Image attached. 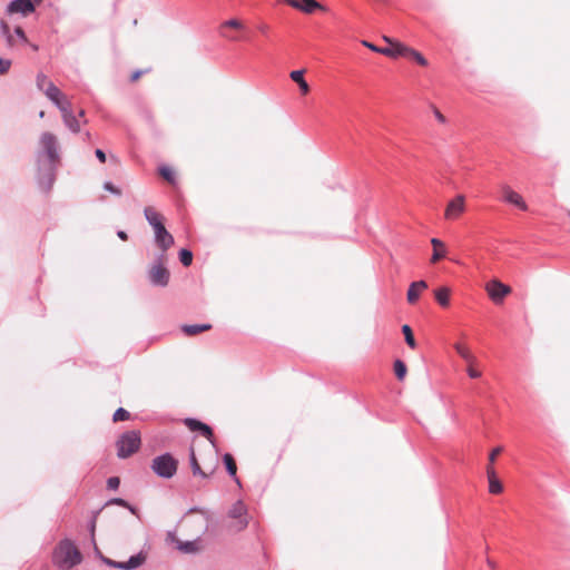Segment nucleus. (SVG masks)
<instances>
[{"label": "nucleus", "mask_w": 570, "mask_h": 570, "mask_svg": "<svg viewBox=\"0 0 570 570\" xmlns=\"http://www.w3.org/2000/svg\"><path fill=\"white\" fill-rule=\"evenodd\" d=\"M52 561L58 568L68 570L81 562V553L71 541L63 540L55 549Z\"/></svg>", "instance_id": "obj_1"}, {"label": "nucleus", "mask_w": 570, "mask_h": 570, "mask_svg": "<svg viewBox=\"0 0 570 570\" xmlns=\"http://www.w3.org/2000/svg\"><path fill=\"white\" fill-rule=\"evenodd\" d=\"M141 444L138 431H128L124 433L117 441V455L121 459L129 458L136 453Z\"/></svg>", "instance_id": "obj_2"}, {"label": "nucleus", "mask_w": 570, "mask_h": 570, "mask_svg": "<svg viewBox=\"0 0 570 570\" xmlns=\"http://www.w3.org/2000/svg\"><path fill=\"white\" fill-rule=\"evenodd\" d=\"M178 461L169 453L156 456L151 461V470L160 478L170 479L177 472Z\"/></svg>", "instance_id": "obj_3"}, {"label": "nucleus", "mask_w": 570, "mask_h": 570, "mask_svg": "<svg viewBox=\"0 0 570 570\" xmlns=\"http://www.w3.org/2000/svg\"><path fill=\"white\" fill-rule=\"evenodd\" d=\"M190 466L195 476L204 479L209 478L217 469L218 460L216 455L203 460V465L199 463L194 449L190 450L189 455Z\"/></svg>", "instance_id": "obj_4"}, {"label": "nucleus", "mask_w": 570, "mask_h": 570, "mask_svg": "<svg viewBox=\"0 0 570 570\" xmlns=\"http://www.w3.org/2000/svg\"><path fill=\"white\" fill-rule=\"evenodd\" d=\"M190 466L195 476L204 479L209 478L217 469L218 460L216 455L203 460V465L199 463L194 449L190 450L189 455Z\"/></svg>", "instance_id": "obj_5"}, {"label": "nucleus", "mask_w": 570, "mask_h": 570, "mask_svg": "<svg viewBox=\"0 0 570 570\" xmlns=\"http://www.w3.org/2000/svg\"><path fill=\"white\" fill-rule=\"evenodd\" d=\"M454 348L456 353L466 362V371L469 376L471 379H479L481 376V372L476 368L478 360L471 350L462 343H455Z\"/></svg>", "instance_id": "obj_6"}, {"label": "nucleus", "mask_w": 570, "mask_h": 570, "mask_svg": "<svg viewBox=\"0 0 570 570\" xmlns=\"http://www.w3.org/2000/svg\"><path fill=\"white\" fill-rule=\"evenodd\" d=\"M465 197L463 195H456L451 199L444 210V219L454 222L458 220L465 212Z\"/></svg>", "instance_id": "obj_7"}, {"label": "nucleus", "mask_w": 570, "mask_h": 570, "mask_svg": "<svg viewBox=\"0 0 570 570\" xmlns=\"http://www.w3.org/2000/svg\"><path fill=\"white\" fill-rule=\"evenodd\" d=\"M485 291L495 304H500L511 293V287L499 279H492L485 284Z\"/></svg>", "instance_id": "obj_8"}, {"label": "nucleus", "mask_w": 570, "mask_h": 570, "mask_svg": "<svg viewBox=\"0 0 570 570\" xmlns=\"http://www.w3.org/2000/svg\"><path fill=\"white\" fill-rule=\"evenodd\" d=\"M228 515L235 520V523L232 524L235 530L240 531L247 527V509L242 501H237L232 505Z\"/></svg>", "instance_id": "obj_9"}, {"label": "nucleus", "mask_w": 570, "mask_h": 570, "mask_svg": "<svg viewBox=\"0 0 570 570\" xmlns=\"http://www.w3.org/2000/svg\"><path fill=\"white\" fill-rule=\"evenodd\" d=\"M102 560L106 564H108L110 567L121 569V570H132V569H136L145 563L146 554L142 552H139L138 554L130 557V559L126 562L125 561H115L110 558H104Z\"/></svg>", "instance_id": "obj_10"}, {"label": "nucleus", "mask_w": 570, "mask_h": 570, "mask_svg": "<svg viewBox=\"0 0 570 570\" xmlns=\"http://www.w3.org/2000/svg\"><path fill=\"white\" fill-rule=\"evenodd\" d=\"M148 276L154 285L164 287L168 284L170 274L164 263L158 262L149 268Z\"/></svg>", "instance_id": "obj_11"}, {"label": "nucleus", "mask_w": 570, "mask_h": 570, "mask_svg": "<svg viewBox=\"0 0 570 570\" xmlns=\"http://www.w3.org/2000/svg\"><path fill=\"white\" fill-rule=\"evenodd\" d=\"M501 194L503 202L514 205L521 210L528 209V205L522 198V196L515 190H513L509 185L501 186Z\"/></svg>", "instance_id": "obj_12"}, {"label": "nucleus", "mask_w": 570, "mask_h": 570, "mask_svg": "<svg viewBox=\"0 0 570 570\" xmlns=\"http://www.w3.org/2000/svg\"><path fill=\"white\" fill-rule=\"evenodd\" d=\"M155 242L163 253H166L174 245L173 235L166 229L165 225L154 229Z\"/></svg>", "instance_id": "obj_13"}, {"label": "nucleus", "mask_w": 570, "mask_h": 570, "mask_svg": "<svg viewBox=\"0 0 570 570\" xmlns=\"http://www.w3.org/2000/svg\"><path fill=\"white\" fill-rule=\"evenodd\" d=\"M184 424L190 431L200 432L213 445H215L214 433L209 425H207L196 419H189V417L184 420Z\"/></svg>", "instance_id": "obj_14"}, {"label": "nucleus", "mask_w": 570, "mask_h": 570, "mask_svg": "<svg viewBox=\"0 0 570 570\" xmlns=\"http://www.w3.org/2000/svg\"><path fill=\"white\" fill-rule=\"evenodd\" d=\"M46 97L51 100L60 110L70 105V101L61 92V90L52 82L46 90H43Z\"/></svg>", "instance_id": "obj_15"}, {"label": "nucleus", "mask_w": 570, "mask_h": 570, "mask_svg": "<svg viewBox=\"0 0 570 570\" xmlns=\"http://www.w3.org/2000/svg\"><path fill=\"white\" fill-rule=\"evenodd\" d=\"M171 542L176 544V548L184 553H196L200 551L202 546L198 539L191 541H181L175 535L169 534Z\"/></svg>", "instance_id": "obj_16"}, {"label": "nucleus", "mask_w": 570, "mask_h": 570, "mask_svg": "<svg viewBox=\"0 0 570 570\" xmlns=\"http://www.w3.org/2000/svg\"><path fill=\"white\" fill-rule=\"evenodd\" d=\"M229 29H233V30H244L245 29V26L244 23L238 20V19H230V20H227L225 22H223L219 27V30H220V36L228 39V40H232V41H237L238 38L230 35L228 32Z\"/></svg>", "instance_id": "obj_17"}, {"label": "nucleus", "mask_w": 570, "mask_h": 570, "mask_svg": "<svg viewBox=\"0 0 570 570\" xmlns=\"http://www.w3.org/2000/svg\"><path fill=\"white\" fill-rule=\"evenodd\" d=\"M8 13H22L28 16L35 11V6L31 0H14L10 2L7 9Z\"/></svg>", "instance_id": "obj_18"}, {"label": "nucleus", "mask_w": 570, "mask_h": 570, "mask_svg": "<svg viewBox=\"0 0 570 570\" xmlns=\"http://www.w3.org/2000/svg\"><path fill=\"white\" fill-rule=\"evenodd\" d=\"M40 142H41V146L43 147V149L47 151L48 157L51 160H55L58 156L57 155L58 142H57L56 136L52 135L51 132H45L41 136Z\"/></svg>", "instance_id": "obj_19"}, {"label": "nucleus", "mask_w": 570, "mask_h": 570, "mask_svg": "<svg viewBox=\"0 0 570 570\" xmlns=\"http://www.w3.org/2000/svg\"><path fill=\"white\" fill-rule=\"evenodd\" d=\"M428 288L425 281L413 282L406 293L409 304H415L423 291Z\"/></svg>", "instance_id": "obj_20"}, {"label": "nucleus", "mask_w": 570, "mask_h": 570, "mask_svg": "<svg viewBox=\"0 0 570 570\" xmlns=\"http://www.w3.org/2000/svg\"><path fill=\"white\" fill-rule=\"evenodd\" d=\"M60 111L62 114L63 121L68 126V128L70 130H72L73 132H79L80 124L76 119V117L73 116V114L71 111V104L68 106H65Z\"/></svg>", "instance_id": "obj_21"}, {"label": "nucleus", "mask_w": 570, "mask_h": 570, "mask_svg": "<svg viewBox=\"0 0 570 570\" xmlns=\"http://www.w3.org/2000/svg\"><path fill=\"white\" fill-rule=\"evenodd\" d=\"M144 214H145L147 222L153 227V229H157L159 226L165 225L164 216L160 213H158L154 207H150V206L146 207L144 210Z\"/></svg>", "instance_id": "obj_22"}, {"label": "nucleus", "mask_w": 570, "mask_h": 570, "mask_svg": "<svg viewBox=\"0 0 570 570\" xmlns=\"http://www.w3.org/2000/svg\"><path fill=\"white\" fill-rule=\"evenodd\" d=\"M431 245L433 246V254L431 257V263L435 264L446 255L445 244L439 238H432Z\"/></svg>", "instance_id": "obj_23"}, {"label": "nucleus", "mask_w": 570, "mask_h": 570, "mask_svg": "<svg viewBox=\"0 0 570 570\" xmlns=\"http://www.w3.org/2000/svg\"><path fill=\"white\" fill-rule=\"evenodd\" d=\"M406 46L400 41H394L389 47H382V50H380V53L390 57V58H397L404 56L403 48Z\"/></svg>", "instance_id": "obj_24"}, {"label": "nucleus", "mask_w": 570, "mask_h": 570, "mask_svg": "<svg viewBox=\"0 0 570 570\" xmlns=\"http://www.w3.org/2000/svg\"><path fill=\"white\" fill-rule=\"evenodd\" d=\"M291 79L299 86L303 95H307L309 86L304 79V70H294L289 73Z\"/></svg>", "instance_id": "obj_25"}, {"label": "nucleus", "mask_w": 570, "mask_h": 570, "mask_svg": "<svg viewBox=\"0 0 570 570\" xmlns=\"http://www.w3.org/2000/svg\"><path fill=\"white\" fill-rule=\"evenodd\" d=\"M450 296L451 289L446 286L436 288L434 291V297L442 307H448L450 305Z\"/></svg>", "instance_id": "obj_26"}, {"label": "nucleus", "mask_w": 570, "mask_h": 570, "mask_svg": "<svg viewBox=\"0 0 570 570\" xmlns=\"http://www.w3.org/2000/svg\"><path fill=\"white\" fill-rule=\"evenodd\" d=\"M403 52H404L403 57H406V58H410V59L414 60L415 62H417L422 67H426L428 66V60L417 50L406 46L405 48H403Z\"/></svg>", "instance_id": "obj_27"}, {"label": "nucleus", "mask_w": 570, "mask_h": 570, "mask_svg": "<svg viewBox=\"0 0 570 570\" xmlns=\"http://www.w3.org/2000/svg\"><path fill=\"white\" fill-rule=\"evenodd\" d=\"M298 6L299 7H295V9L305 13H312L316 9H323V7L316 0H298Z\"/></svg>", "instance_id": "obj_28"}, {"label": "nucleus", "mask_w": 570, "mask_h": 570, "mask_svg": "<svg viewBox=\"0 0 570 570\" xmlns=\"http://www.w3.org/2000/svg\"><path fill=\"white\" fill-rule=\"evenodd\" d=\"M212 328L210 324H202V325H184L181 327L183 332L188 336H195L199 333L209 331Z\"/></svg>", "instance_id": "obj_29"}, {"label": "nucleus", "mask_w": 570, "mask_h": 570, "mask_svg": "<svg viewBox=\"0 0 570 570\" xmlns=\"http://www.w3.org/2000/svg\"><path fill=\"white\" fill-rule=\"evenodd\" d=\"M0 29H1L2 36L7 40L8 47H10V48L14 47L17 45V39H14V36L10 33L9 24L2 20V21H0Z\"/></svg>", "instance_id": "obj_30"}, {"label": "nucleus", "mask_w": 570, "mask_h": 570, "mask_svg": "<svg viewBox=\"0 0 570 570\" xmlns=\"http://www.w3.org/2000/svg\"><path fill=\"white\" fill-rule=\"evenodd\" d=\"M393 367H394V373H395V376L397 377V380L403 381L407 373L405 363L401 360H396L394 362Z\"/></svg>", "instance_id": "obj_31"}, {"label": "nucleus", "mask_w": 570, "mask_h": 570, "mask_svg": "<svg viewBox=\"0 0 570 570\" xmlns=\"http://www.w3.org/2000/svg\"><path fill=\"white\" fill-rule=\"evenodd\" d=\"M224 463L226 465V469L228 471V473L232 475V476H235L236 475V472H237V465H236V462L233 458V455L230 453H226L224 455Z\"/></svg>", "instance_id": "obj_32"}, {"label": "nucleus", "mask_w": 570, "mask_h": 570, "mask_svg": "<svg viewBox=\"0 0 570 570\" xmlns=\"http://www.w3.org/2000/svg\"><path fill=\"white\" fill-rule=\"evenodd\" d=\"M52 83V81L43 73V72H39L36 77V85H37V88L39 90H41L43 92V90H46L50 85Z\"/></svg>", "instance_id": "obj_33"}, {"label": "nucleus", "mask_w": 570, "mask_h": 570, "mask_svg": "<svg viewBox=\"0 0 570 570\" xmlns=\"http://www.w3.org/2000/svg\"><path fill=\"white\" fill-rule=\"evenodd\" d=\"M402 332L404 334L406 344L411 348H414L416 346V342H415L412 328L407 324H405V325L402 326Z\"/></svg>", "instance_id": "obj_34"}, {"label": "nucleus", "mask_w": 570, "mask_h": 570, "mask_svg": "<svg viewBox=\"0 0 570 570\" xmlns=\"http://www.w3.org/2000/svg\"><path fill=\"white\" fill-rule=\"evenodd\" d=\"M160 176L167 180L169 184L174 185L176 181L175 173L171 168L164 166L159 169Z\"/></svg>", "instance_id": "obj_35"}, {"label": "nucleus", "mask_w": 570, "mask_h": 570, "mask_svg": "<svg viewBox=\"0 0 570 570\" xmlns=\"http://www.w3.org/2000/svg\"><path fill=\"white\" fill-rule=\"evenodd\" d=\"M179 259L184 266H189L193 262V253L184 248L179 252Z\"/></svg>", "instance_id": "obj_36"}, {"label": "nucleus", "mask_w": 570, "mask_h": 570, "mask_svg": "<svg viewBox=\"0 0 570 570\" xmlns=\"http://www.w3.org/2000/svg\"><path fill=\"white\" fill-rule=\"evenodd\" d=\"M129 417H130L129 412L127 410L122 409V407H119L114 413L112 420H114V422H119V421H126Z\"/></svg>", "instance_id": "obj_37"}, {"label": "nucleus", "mask_w": 570, "mask_h": 570, "mask_svg": "<svg viewBox=\"0 0 570 570\" xmlns=\"http://www.w3.org/2000/svg\"><path fill=\"white\" fill-rule=\"evenodd\" d=\"M503 491L502 483L499 479L489 482V492L492 494H500Z\"/></svg>", "instance_id": "obj_38"}, {"label": "nucleus", "mask_w": 570, "mask_h": 570, "mask_svg": "<svg viewBox=\"0 0 570 570\" xmlns=\"http://www.w3.org/2000/svg\"><path fill=\"white\" fill-rule=\"evenodd\" d=\"M11 67V60L0 58V75H6Z\"/></svg>", "instance_id": "obj_39"}, {"label": "nucleus", "mask_w": 570, "mask_h": 570, "mask_svg": "<svg viewBox=\"0 0 570 570\" xmlns=\"http://www.w3.org/2000/svg\"><path fill=\"white\" fill-rule=\"evenodd\" d=\"M502 452V448L501 446H498V448H494L490 455H489V464L488 465H492L494 464V461L497 459V456Z\"/></svg>", "instance_id": "obj_40"}, {"label": "nucleus", "mask_w": 570, "mask_h": 570, "mask_svg": "<svg viewBox=\"0 0 570 570\" xmlns=\"http://www.w3.org/2000/svg\"><path fill=\"white\" fill-rule=\"evenodd\" d=\"M119 483H120V481L117 476H111L107 481V485L111 490H116L119 487Z\"/></svg>", "instance_id": "obj_41"}, {"label": "nucleus", "mask_w": 570, "mask_h": 570, "mask_svg": "<svg viewBox=\"0 0 570 570\" xmlns=\"http://www.w3.org/2000/svg\"><path fill=\"white\" fill-rule=\"evenodd\" d=\"M487 475L489 482L498 479L495 470L492 465L487 466Z\"/></svg>", "instance_id": "obj_42"}, {"label": "nucleus", "mask_w": 570, "mask_h": 570, "mask_svg": "<svg viewBox=\"0 0 570 570\" xmlns=\"http://www.w3.org/2000/svg\"><path fill=\"white\" fill-rule=\"evenodd\" d=\"M362 45L366 48H368L370 50L374 51V52H379L380 53V50H382V47H377L368 41H365L363 40L362 41Z\"/></svg>", "instance_id": "obj_43"}, {"label": "nucleus", "mask_w": 570, "mask_h": 570, "mask_svg": "<svg viewBox=\"0 0 570 570\" xmlns=\"http://www.w3.org/2000/svg\"><path fill=\"white\" fill-rule=\"evenodd\" d=\"M14 33L18 35V38L22 41V42H28V39L23 32V30L20 28V27H17L14 29Z\"/></svg>", "instance_id": "obj_44"}, {"label": "nucleus", "mask_w": 570, "mask_h": 570, "mask_svg": "<svg viewBox=\"0 0 570 570\" xmlns=\"http://www.w3.org/2000/svg\"><path fill=\"white\" fill-rule=\"evenodd\" d=\"M111 503H115V504H118V505H121L125 508H129L134 512V509H131L129 507V504L124 499H114V500H111Z\"/></svg>", "instance_id": "obj_45"}, {"label": "nucleus", "mask_w": 570, "mask_h": 570, "mask_svg": "<svg viewBox=\"0 0 570 570\" xmlns=\"http://www.w3.org/2000/svg\"><path fill=\"white\" fill-rule=\"evenodd\" d=\"M105 188L111 193H115L117 195H120V190L117 189L111 183H106Z\"/></svg>", "instance_id": "obj_46"}, {"label": "nucleus", "mask_w": 570, "mask_h": 570, "mask_svg": "<svg viewBox=\"0 0 570 570\" xmlns=\"http://www.w3.org/2000/svg\"><path fill=\"white\" fill-rule=\"evenodd\" d=\"M142 75V71L141 70H137L135 72H132V75L130 76V81L131 82H136Z\"/></svg>", "instance_id": "obj_47"}, {"label": "nucleus", "mask_w": 570, "mask_h": 570, "mask_svg": "<svg viewBox=\"0 0 570 570\" xmlns=\"http://www.w3.org/2000/svg\"><path fill=\"white\" fill-rule=\"evenodd\" d=\"M434 115H435V118H436L440 122L444 124V122L446 121V119H445L444 115H442V114H441V111H440L439 109H435V110H434Z\"/></svg>", "instance_id": "obj_48"}, {"label": "nucleus", "mask_w": 570, "mask_h": 570, "mask_svg": "<svg viewBox=\"0 0 570 570\" xmlns=\"http://www.w3.org/2000/svg\"><path fill=\"white\" fill-rule=\"evenodd\" d=\"M95 154L101 163L106 161V154L101 149H96Z\"/></svg>", "instance_id": "obj_49"}, {"label": "nucleus", "mask_w": 570, "mask_h": 570, "mask_svg": "<svg viewBox=\"0 0 570 570\" xmlns=\"http://www.w3.org/2000/svg\"><path fill=\"white\" fill-rule=\"evenodd\" d=\"M118 237L122 240H127V238H128L126 232H122V230L118 232Z\"/></svg>", "instance_id": "obj_50"}, {"label": "nucleus", "mask_w": 570, "mask_h": 570, "mask_svg": "<svg viewBox=\"0 0 570 570\" xmlns=\"http://www.w3.org/2000/svg\"><path fill=\"white\" fill-rule=\"evenodd\" d=\"M383 40H384L386 43H389V46H390V45H392V43L395 41V40H393L392 38L386 37V36H384V37H383Z\"/></svg>", "instance_id": "obj_51"}, {"label": "nucleus", "mask_w": 570, "mask_h": 570, "mask_svg": "<svg viewBox=\"0 0 570 570\" xmlns=\"http://www.w3.org/2000/svg\"><path fill=\"white\" fill-rule=\"evenodd\" d=\"M487 563H488V566H489L490 568H492V569H494V568H495V562H494V561H492L491 559H488V560H487Z\"/></svg>", "instance_id": "obj_52"}, {"label": "nucleus", "mask_w": 570, "mask_h": 570, "mask_svg": "<svg viewBox=\"0 0 570 570\" xmlns=\"http://www.w3.org/2000/svg\"><path fill=\"white\" fill-rule=\"evenodd\" d=\"M259 30L262 32H266L268 30V27L267 26H262V27H259Z\"/></svg>", "instance_id": "obj_53"}, {"label": "nucleus", "mask_w": 570, "mask_h": 570, "mask_svg": "<svg viewBox=\"0 0 570 570\" xmlns=\"http://www.w3.org/2000/svg\"><path fill=\"white\" fill-rule=\"evenodd\" d=\"M31 48L37 51L38 50V46L37 45H31Z\"/></svg>", "instance_id": "obj_54"}, {"label": "nucleus", "mask_w": 570, "mask_h": 570, "mask_svg": "<svg viewBox=\"0 0 570 570\" xmlns=\"http://www.w3.org/2000/svg\"><path fill=\"white\" fill-rule=\"evenodd\" d=\"M39 117L43 118L45 117V111H40Z\"/></svg>", "instance_id": "obj_55"}, {"label": "nucleus", "mask_w": 570, "mask_h": 570, "mask_svg": "<svg viewBox=\"0 0 570 570\" xmlns=\"http://www.w3.org/2000/svg\"><path fill=\"white\" fill-rule=\"evenodd\" d=\"M79 116H80V117H83V116H85V111H83V110H80Z\"/></svg>", "instance_id": "obj_56"}]
</instances>
